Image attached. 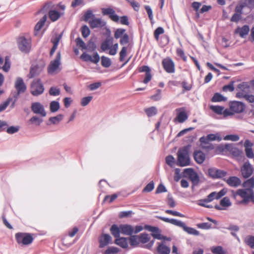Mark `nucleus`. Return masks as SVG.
Here are the masks:
<instances>
[{"instance_id": "1", "label": "nucleus", "mask_w": 254, "mask_h": 254, "mask_svg": "<svg viewBox=\"0 0 254 254\" xmlns=\"http://www.w3.org/2000/svg\"><path fill=\"white\" fill-rule=\"evenodd\" d=\"M157 218L164 222L170 223L172 224L182 228L185 232H187L189 234L194 236H198L199 235V231L194 228L187 226L185 223L181 221L175 219H169L162 216H157Z\"/></svg>"}, {"instance_id": "2", "label": "nucleus", "mask_w": 254, "mask_h": 254, "mask_svg": "<svg viewBox=\"0 0 254 254\" xmlns=\"http://www.w3.org/2000/svg\"><path fill=\"white\" fill-rule=\"evenodd\" d=\"M189 146H184L178 150L177 161L178 166L185 167L190 164V158L189 154Z\"/></svg>"}, {"instance_id": "3", "label": "nucleus", "mask_w": 254, "mask_h": 254, "mask_svg": "<svg viewBox=\"0 0 254 254\" xmlns=\"http://www.w3.org/2000/svg\"><path fill=\"white\" fill-rule=\"evenodd\" d=\"M232 196L236 200L238 196L241 197L242 199L239 200L240 204L247 203L249 202L250 199L252 197L253 195V191L246 190L245 189H239L236 191L232 190Z\"/></svg>"}, {"instance_id": "4", "label": "nucleus", "mask_w": 254, "mask_h": 254, "mask_svg": "<svg viewBox=\"0 0 254 254\" xmlns=\"http://www.w3.org/2000/svg\"><path fill=\"white\" fill-rule=\"evenodd\" d=\"M222 140V138L220 136L218 133L216 134H209L206 137L202 136L200 138L199 141L201 144L202 147L208 150L214 149V146L212 144H209V141L218 140L219 141Z\"/></svg>"}, {"instance_id": "5", "label": "nucleus", "mask_w": 254, "mask_h": 254, "mask_svg": "<svg viewBox=\"0 0 254 254\" xmlns=\"http://www.w3.org/2000/svg\"><path fill=\"white\" fill-rule=\"evenodd\" d=\"M17 43L19 50L22 53L27 54L30 52L32 46L30 38L20 36L17 39Z\"/></svg>"}, {"instance_id": "6", "label": "nucleus", "mask_w": 254, "mask_h": 254, "mask_svg": "<svg viewBox=\"0 0 254 254\" xmlns=\"http://www.w3.org/2000/svg\"><path fill=\"white\" fill-rule=\"evenodd\" d=\"M15 237L17 243L22 245H29L34 240L33 234L27 233H17Z\"/></svg>"}, {"instance_id": "7", "label": "nucleus", "mask_w": 254, "mask_h": 254, "mask_svg": "<svg viewBox=\"0 0 254 254\" xmlns=\"http://www.w3.org/2000/svg\"><path fill=\"white\" fill-rule=\"evenodd\" d=\"M30 92L34 96L42 94L45 90L44 86L40 79L34 80L31 84Z\"/></svg>"}, {"instance_id": "8", "label": "nucleus", "mask_w": 254, "mask_h": 254, "mask_svg": "<svg viewBox=\"0 0 254 254\" xmlns=\"http://www.w3.org/2000/svg\"><path fill=\"white\" fill-rule=\"evenodd\" d=\"M121 233L128 236H131L132 234H136L143 230L141 226H136L135 228L130 225L121 224Z\"/></svg>"}, {"instance_id": "9", "label": "nucleus", "mask_w": 254, "mask_h": 254, "mask_svg": "<svg viewBox=\"0 0 254 254\" xmlns=\"http://www.w3.org/2000/svg\"><path fill=\"white\" fill-rule=\"evenodd\" d=\"M162 65L164 70L168 73H173L175 72V64L170 57H167L163 59L162 61Z\"/></svg>"}, {"instance_id": "10", "label": "nucleus", "mask_w": 254, "mask_h": 254, "mask_svg": "<svg viewBox=\"0 0 254 254\" xmlns=\"http://www.w3.org/2000/svg\"><path fill=\"white\" fill-rule=\"evenodd\" d=\"M14 87L17 91L13 95V97L15 98H18L19 94L24 93L26 90V86L21 77L16 79Z\"/></svg>"}, {"instance_id": "11", "label": "nucleus", "mask_w": 254, "mask_h": 254, "mask_svg": "<svg viewBox=\"0 0 254 254\" xmlns=\"http://www.w3.org/2000/svg\"><path fill=\"white\" fill-rule=\"evenodd\" d=\"M230 110L233 114L241 113L245 108V105L242 102L239 101H232L229 104Z\"/></svg>"}, {"instance_id": "12", "label": "nucleus", "mask_w": 254, "mask_h": 254, "mask_svg": "<svg viewBox=\"0 0 254 254\" xmlns=\"http://www.w3.org/2000/svg\"><path fill=\"white\" fill-rule=\"evenodd\" d=\"M185 175L188 176L194 185L198 184L199 181L197 174L192 168L186 169L184 171Z\"/></svg>"}, {"instance_id": "13", "label": "nucleus", "mask_w": 254, "mask_h": 254, "mask_svg": "<svg viewBox=\"0 0 254 254\" xmlns=\"http://www.w3.org/2000/svg\"><path fill=\"white\" fill-rule=\"evenodd\" d=\"M139 72H145V77L143 80L144 84H147L151 81L152 78L151 70L147 65H143L138 68Z\"/></svg>"}, {"instance_id": "14", "label": "nucleus", "mask_w": 254, "mask_h": 254, "mask_svg": "<svg viewBox=\"0 0 254 254\" xmlns=\"http://www.w3.org/2000/svg\"><path fill=\"white\" fill-rule=\"evenodd\" d=\"M31 110L34 113L39 114L41 116L44 117L46 116V112L44 109V107L39 102H34L31 105Z\"/></svg>"}, {"instance_id": "15", "label": "nucleus", "mask_w": 254, "mask_h": 254, "mask_svg": "<svg viewBox=\"0 0 254 254\" xmlns=\"http://www.w3.org/2000/svg\"><path fill=\"white\" fill-rule=\"evenodd\" d=\"M80 59L85 62H91L95 64L100 61L99 55L97 52L94 53L93 57L86 53H83L80 56Z\"/></svg>"}, {"instance_id": "16", "label": "nucleus", "mask_w": 254, "mask_h": 254, "mask_svg": "<svg viewBox=\"0 0 254 254\" xmlns=\"http://www.w3.org/2000/svg\"><path fill=\"white\" fill-rule=\"evenodd\" d=\"M61 55L60 52H59L56 56L55 59L52 61L48 67V72L52 73L56 71L60 64Z\"/></svg>"}, {"instance_id": "17", "label": "nucleus", "mask_w": 254, "mask_h": 254, "mask_svg": "<svg viewBox=\"0 0 254 254\" xmlns=\"http://www.w3.org/2000/svg\"><path fill=\"white\" fill-rule=\"evenodd\" d=\"M225 148L229 151L234 157L238 158L244 157L243 151L234 147L232 144H226Z\"/></svg>"}, {"instance_id": "18", "label": "nucleus", "mask_w": 254, "mask_h": 254, "mask_svg": "<svg viewBox=\"0 0 254 254\" xmlns=\"http://www.w3.org/2000/svg\"><path fill=\"white\" fill-rule=\"evenodd\" d=\"M253 145L254 144L248 139L244 142L245 151L246 155L248 158L252 159L254 157V153L252 149Z\"/></svg>"}, {"instance_id": "19", "label": "nucleus", "mask_w": 254, "mask_h": 254, "mask_svg": "<svg viewBox=\"0 0 254 254\" xmlns=\"http://www.w3.org/2000/svg\"><path fill=\"white\" fill-rule=\"evenodd\" d=\"M253 170L252 166L249 162H246L241 168L242 176L245 178L250 177L253 174Z\"/></svg>"}, {"instance_id": "20", "label": "nucleus", "mask_w": 254, "mask_h": 254, "mask_svg": "<svg viewBox=\"0 0 254 254\" xmlns=\"http://www.w3.org/2000/svg\"><path fill=\"white\" fill-rule=\"evenodd\" d=\"M216 199L215 196V193L214 192L210 193L206 198L199 200L198 202V204L200 206H203L206 208H212L213 206L211 205H207L206 203L210 202Z\"/></svg>"}, {"instance_id": "21", "label": "nucleus", "mask_w": 254, "mask_h": 254, "mask_svg": "<svg viewBox=\"0 0 254 254\" xmlns=\"http://www.w3.org/2000/svg\"><path fill=\"white\" fill-rule=\"evenodd\" d=\"M89 24L91 28H102L106 25V22L101 18H92L89 21Z\"/></svg>"}, {"instance_id": "22", "label": "nucleus", "mask_w": 254, "mask_h": 254, "mask_svg": "<svg viewBox=\"0 0 254 254\" xmlns=\"http://www.w3.org/2000/svg\"><path fill=\"white\" fill-rule=\"evenodd\" d=\"M208 173L213 178H220L225 177L227 175L226 171L215 168L209 169Z\"/></svg>"}, {"instance_id": "23", "label": "nucleus", "mask_w": 254, "mask_h": 254, "mask_svg": "<svg viewBox=\"0 0 254 254\" xmlns=\"http://www.w3.org/2000/svg\"><path fill=\"white\" fill-rule=\"evenodd\" d=\"M144 229L152 232L151 235L155 239L158 240H161L162 239L161 235L159 232V229L158 227L151 226L150 225H145L144 226Z\"/></svg>"}, {"instance_id": "24", "label": "nucleus", "mask_w": 254, "mask_h": 254, "mask_svg": "<svg viewBox=\"0 0 254 254\" xmlns=\"http://www.w3.org/2000/svg\"><path fill=\"white\" fill-rule=\"evenodd\" d=\"M176 111L179 113L175 119V121L177 120L179 123H183L188 119V115L183 108H177L176 109Z\"/></svg>"}, {"instance_id": "25", "label": "nucleus", "mask_w": 254, "mask_h": 254, "mask_svg": "<svg viewBox=\"0 0 254 254\" xmlns=\"http://www.w3.org/2000/svg\"><path fill=\"white\" fill-rule=\"evenodd\" d=\"M226 183L230 187L237 188L241 184V180L237 177L232 176L225 180Z\"/></svg>"}, {"instance_id": "26", "label": "nucleus", "mask_w": 254, "mask_h": 254, "mask_svg": "<svg viewBox=\"0 0 254 254\" xmlns=\"http://www.w3.org/2000/svg\"><path fill=\"white\" fill-rule=\"evenodd\" d=\"M112 241V238L109 234H103L99 238V247L101 248L108 245Z\"/></svg>"}, {"instance_id": "27", "label": "nucleus", "mask_w": 254, "mask_h": 254, "mask_svg": "<svg viewBox=\"0 0 254 254\" xmlns=\"http://www.w3.org/2000/svg\"><path fill=\"white\" fill-rule=\"evenodd\" d=\"M250 27L247 25H245L242 27H237L235 31V34H238L240 37L245 38L250 32Z\"/></svg>"}, {"instance_id": "28", "label": "nucleus", "mask_w": 254, "mask_h": 254, "mask_svg": "<svg viewBox=\"0 0 254 254\" xmlns=\"http://www.w3.org/2000/svg\"><path fill=\"white\" fill-rule=\"evenodd\" d=\"M114 39L110 36H108L106 39L102 43L101 49L103 51H106L108 50H110V48L113 43Z\"/></svg>"}, {"instance_id": "29", "label": "nucleus", "mask_w": 254, "mask_h": 254, "mask_svg": "<svg viewBox=\"0 0 254 254\" xmlns=\"http://www.w3.org/2000/svg\"><path fill=\"white\" fill-rule=\"evenodd\" d=\"M243 7L237 5L235 8V13L231 18V21L238 22L242 17Z\"/></svg>"}, {"instance_id": "30", "label": "nucleus", "mask_w": 254, "mask_h": 254, "mask_svg": "<svg viewBox=\"0 0 254 254\" xmlns=\"http://www.w3.org/2000/svg\"><path fill=\"white\" fill-rule=\"evenodd\" d=\"M42 70V67H40L37 65H32L30 68V72L28 75V77L29 78H32L36 76L39 75Z\"/></svg>"}, {"instance_id": "31", "label": "nucleus", "mask_w": 254, "mask_h": 254, "mask_svg": "<svg viewBox=\"0 0 254 254\" xmlns=\"http://www.w3.org/2000/svg\"><path fill=\"white\" fill-rule=\"evenodd\" d=\"M62 37V34H61L56 36L54 38L51 39V42L53 44V46L50 53V55L51 57L53 56V54L56 51Z\"/></svg>"}, {"instance_id": "32", "label": "nucleus", "mask_w": 254, "mask_h": 254, "mask_svg": "<svg viewBox=\"0 0 254 254\" xmlns=\"http://www.w3.org/2000/svg\"><path fill=\"white\" fill-rule=\"evenodd\" d=\"M195 161L198 164H202L205 159V155L201 151H196L193 153Z\"/></svg>"}, {"instance_id": "33", "label": "nucleus", "mask_w": 254, "mask_h": 254, "mask_svg": "<svg viewBox=\"0 0 254 254\" xmlns=\"http://www.w3.org/2000/svg\"><path fill=\"white\" fill-rule=\"evenodd\" d=\"M110 232L116 239L120 237V233H121V225L119 226L116 224L113 225L110 228Z\"/></svg>"}, {"instance_id": "34", "label": "nucleus", "mask_w": 254, "mask_h": 254, "mask_svg": "<svg viewBox=\"0 0 254 254\" xmlns=\"http://www.w3.org/2000/svg\"><path fill=\"white\" fill-rule=\"evenodd\" d=\"M237 5L242 6L243 9L246 7L252 10L254 9V0H242V2Z\"/></svg>"}, {"instance_id": "35", "label": "nucleus", "mask_w": 254, "mask_h": 254, "mask_svg": "<svg viewBox=\"0 0 254 254\" xmlns=\"http://www.w3.org/2000/svg\"><path fill=\"white\" fill-rule=\"evenodd\" d=\"M128 239L124 237H119L115 240V243L123 248L128 247Z\"/></svg>"}, {"instance_id": "36", "label": "nucleus", "mask_w": 254, "mask_h": 254, "mask_svg": "<svg viewBox=\"0 0 254 254\" xmlns=\"http://www.w3.org/2000/svg\"><path fill=\"white\" fill-rule=\"evenodd\" d=\"M157 251L159 254H169L170 253V249L163 244L158 245Z\"/></svg>"}, {"instance_id": "37", "label": "nucleus", "mask_w": 254, "mask_h": 254, "mask_svg": "<svg viewBox=\"0 0 254 254\" xmlns=\"http://www.w3.org/2000/svg\"><path fill=\"white\" fill-rule=\"evenodd\" d=\"M63 14L64 13H60L56 10H51L49 12V16L52 21H56L61 17V15Z\"/></svg>"}, {"instance_id": "38", "label": "nucleus", "mask_w": 254, "mask_h": 254, "mask_svg": "<svg viewBox=\"0 0 254 254\" xmlns=\"http://www.w3.org/2000/svg\"><path fill=\"white\" fill-rule=\"evenodd\" d=\"M243 187L245 188L244 189L246 190L253 191V189L254 187V179L251 178L244 182L243 184Z\"/></svg>"}, {"instance_id": "39", "label": "nucleus", "mask_w": 254, "mask_h": 254, "mask_svg": "<svg viewBox=\"0 0 254 254\" xmlns=\"http://www.w3.org/2000/svg\"><path fill=\"white\" fill-rule=\"evenodd\" d=\"M144 112L148 117H151L157 114V109L155 107H151L144 109Z\"/></svg>"}, {"instance_id": "40", "label": "nucleus", "mask_w": 254, "mask_h": 254, "mask_svg": "<svg viewBox=\"0 0 254 254\" xmlns=\"http://www.w3.org/2000/svg\"><path fill=\"white\" fill-rule=\"evenodd\" d=\"M226 100V98L224 97L222 95L219 93H216L214 94L213 96L212 97L211 101L212 102H221L225 101Z\"/></svg>"}, {"instance_id": "41", "label": "nucleus", "mask_w": 254, "mask_h": 254, "mask_svg": "<svg viewBox=\"0 0 254 254\" xmlns=\"http://www.w3.org/2000/svg\"><path fill=\"white\" fill-rule=\"evenodd\" d=\"M46 20L47 16L45 15L35 25V30L37 31H39L44 26Z\"/></svg>"}, {"instance_id": "42", "label": "nucleus", "mask_w": 254, "mask_h": 254, "mask_svg": "<svg viewBox=\"0 0 254 254\" xmlns=\"http://www.w3.org/2000/svg\"><path fill=\"white\" fill-rule=\"evenodd\" d=\"M210 109L218 115H222L224 107L220 106L211 105L210 106Z\"/></svg>"}, {"instance_id": "43", "label": "nucleus", "mask_w": 254, "mask_h": 254, "mask_svg": "<svg viewBox=\"0 0 254 254\" xmlns=\"http://www.w3.org/2000/svg\"><path fill=\"white\" fill-rule=\"evenodd\" d=\"M244 242L252 249H254V236H247L245 238Z\"/></svg>"}, {"instance_id": "44", "label": "nucleus", "mask_w": 254, "mask_h": 254, "mask_svg": "<svg viewBox=\"0 0 254 254\" xmlns=\"http://www.w3.org/2000/svg\"><path fill=\"white\" fill-rule=\"evenodd\" d=\"M111 64L112 62L110 58L105 56L101 57V64L103 67H109Z\"/></svg>"}, {"instance_id": "45", "label": "nucleus", "mask_w": 254, "mask_h": 254, "mask_svg": "<svg viewBox=\"0 0 254 254\" xmlns=\"http://www.w3.org/2000/svg\"><path fill=\"white\" fill-rule=\"evenodd\" d=\"M139 241L142 244H145L149 241L150 237L149 235L146 233H142L138 235Z\"/></svg>"}, {"instance_id": "46", "label": "nucleus", "mask_w": 254, "mask_h": 254, "mask_svg": "<svg viewBox=\"0 0 254 254\" xmlns=\"http://www.w3.org/2000/svg\"><path fill=\"white\" fill-rule=\"evenodd\" d=\"M130 245L132 246H136L139 243V236L136 235H133L130 237L129 238Z\"/></svg>"}, {"instance_id": "47", "label": "nucleus", "mask_w": 254, "mask_h": 254, "mask_svg": "<svg viewBox=\"0 0 254 254\" xmlns=\"http://www.w3.org/2000/svg\"><path fill=\"white\" fill-rule=\"evenodd\" d=\"M126 34L127 33H126V30L125 29L118 28L115 32L114 37L115 39H118L121 38Z\"/></svg>"}, {"instance_id": "48", "label": "nucleus", "mask_w": 254, "mask_h": 254, "mask_svg": "<svg viewBox=\"0 0 254 254\" xmlns=\"http://www.w3.org/2000/svg\"><path fill=\"white\" fill-rule=\"evenodd\" d=\"M50 108L51 112H56L60 109V104L57 101H53L51 102Z\"/></svg>"}, {"instance_id": "49", "label": "nucleus", "mask_w": 254, "mask_h": 254, "mask_svg": "<svg viewBox=\"0 0 254 254\" xmlns=\"http://www.w3.org/2000/svg\"><path fill=\"white\" fill-rule=\"evenodd\" d=\"M231 202L228 197L223 198L220 201V204L221 206L228 207L231 205Z\"/></svg>"}, {"instance_id": "50", "label": "nucleus", "mask_w": 254, "mask_h": 254, "mask_svg": "<svg viewBox=\"0 0 254 254\" xmlns=\"http://www.w3.org/2000/svg\"><path fill=\"white\" fill-rule=\"evenodd\" d=\"M211 251L214 254H225L222 247L221 246L213 247L211 248Z\"/></svg>"}, {"instance_id": "51", "label": "nucleus", "mask_w": 254, "mask_h": 254, "mask_svg": "<svg viewBox=\"0 0 254 254\" xmlns=\"http://www.w3.org/2000/svg\"><path fill=\"white\" fill-rule=\"evenodd\" d=\"M81 32L82 35L84 38L87 37L90 33V29L86 25H83L82 26L81 28Z\"/></svg>"}, {"instance_id": "52", "label": "nucleus", "mask_w": 254, "mask_h": 254, "mask_svg": "<svg viewBox=\"0 0 254 254\" xmlns=\"http://www.w3.org/2000/svg\"><path fill=\"white\" fill-rule=\"evenodd\" d=\"M234 81H231L229 84L224 85L222 88L224 92L230 91L232 92L234 90Z\"/></svg>"}, {"instance_id": "53", "label": "nucleus", "mask_w": 254, "mask_h": 254, "mask_svg": "<svg viewBox=\"0 0 254 254\" xmlns=\"http://www.w3.org/2000/svg\"><path fill=\"white\" fill-rule=\"evenodd\" d=\"M164 33V29L161 27H159L156 29L154 32V36L156 40H159V35Z\"/></svg>"}, {"instance_id": "54", "label": "nucleus", "mask_w": 254, "mask_h": 254, "mask_svg": "<svg viewBox=\"0 0 254 254\" xmlns=\"http://www.w3.org/2000/svg\"><path fill=\"white\" fill-rule=\"evenodd\" d=\"M215 193V198L216 199H218L225 195L227 192V189L223 188L220 191L217 192L216 191H213Z\"/></svg>"}, {"instance_id": "55", "label": "nucleus", "mask_w": 254, "mask_h": 254, "mask_svg": "<svg viewBox=\"0 0 254 254\" xmlns=\"http://www.w3.org/2000/svg\"><path fill=\"white\" fill-rule=\"evenodd\" d=\"M215 193V198L216 199H218L225 195L227 192V189L223 188L220 191L217 192L216 191H213Z\"/></svg>"}, {"instance_id": "56", "label": "nucleus", "mask_w": 254, "mask_h": 254, "mask_svg": "<svg viewBox=\"0 0 254 254\" xmlns=\"http://www.w3.org/2000/svg\"><path fill=\"white\" fill-rule=\"evenodd\" d=\"M131 5L133 9L136 11H138L140 7V4L134 0H126Z\"/></svg>"}, {"instance_id": "57", "label": "nucleus", "mask_w": 254, "mask_h": 254, "mask_svg": "<svg viewBox=\"0 0 254 254\" xmlns=\"http://www.w3.org/2000/svg\"><path fill=\"white\" fill-rule=\"evenodd\" d=\"M12 100V98L9 97L5 101L0 104V112L4 111L9 105L10 102Z\"/></svg>"}, {"instance_id": "58", "label": "nucleus", "mask_w": 254, "mask_h": 254, "mask_svg": "<svg viewBox=\"0 0 254 254\" xmlns=\"http://www.w3.org/2000/svg\"><path fill=\"white\" fill-rule=\"evenodd\" d=\"M154 188V184L153 181H151L143 189L142 191L144 192H149L151 191Z\"/></svg>"}, {"instance_id": "59", "label": "nucleus", "mask_w": 254, "mask_h": 254, "mask_svg": "<svg viewBox=\"0 0 254 254\" xmlns=\"http://www.w3.org/2000/svg\"><path fill=\"white\" fill-rule=\"evenodd\" d=\"M240 139L239 136L236 134H230L224 136V139L225 140H232L233 141H238Z\"/></svg>"}, {"instance_id": "60", "label": "nucleus", "mask_w": 254, "mask_h": 254, "mask_svg": "<svg viewBox=\"0 0 254 254\" xmlns=\"http://www.w3.org/2000/svg\"><path fill=\"white\" fill-rule=\"evenodd\" d=\"M166 163L171 167H173L175 164V158L172 155H169L166 157Z\"/></svg>"}, {"instance_id": "61", "label": "nucleus", "mask_w": 254, "mask_h": 254, "mask_svg": "<svg viewBox=\"0 0 254 254\" xmlns=\"http://www.w3.org/2000/svg\"><path fill=\"white\" fill-rule=\"evenodd\" d=\"M129 42V37L127 33L123 36L120 40V43L121 45L127 44Z\"/></svg>"}, {"instance_id": "62", "label": "nucleus", "mask_w": 254, "mask_h": 254, "mask_svg": "<svg viewBox=\"0 0 254 254\" xmlns=\"http://www.w3.org/2000/svg\"><path fill=\"white\" fill-rule=\"evenodd\" d=\"M176 54L179 57H181L184 62L187 61V58L183 49L181 48H177L176 49Z\"/></svg>"}, {"instance_id": "63", "label": "nucleus", "mask_w": 254, "mask_h": 254, "mask_svg": "<svg viewBox=\"0 0 254 254\" xmlns=\"http://www.w3.org/2000/svg\"><path fill=\"white\" fill-rule=\"evenodd\" d=\"M84 20L85 21H88L90 20L89 19L90 18H94V15L93 14L92 11L91 10H88L84 14Z\"/></svg>"}, {"instance_id": "64", "label": "nucleus", "mask_w": 254, "mask_h": 254, "mask_svg": "<svg viewBox=\"0 0 254 254\" xmlns=\"http://www.w3.org/2000/svg\"><path fill=\"white\" fill-rule=\"evenodd\" d=\"M96 46L94 42L92 41H89L87 45H86L85 49L89 52H93L95 50Z\"/></svg>"}]
</instances>
